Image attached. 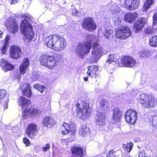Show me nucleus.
Segmentation results:
<instances>
[{
    "label": "nucleus",
    "mask_w": 157,
    "mask_h": 157,
    "mask_svg": "<svg viewBox=\"0 0 157 157\" xmlns=\"http://www.w3.org/2000/svg\"><path fill=\"white\" fill-rule=\"evenodd\" d=\"M97 38L93 35H88L85 41L79 43L76 48V53L80 58H83L84 56L88 54L91 48V45L94 44V48L92 52V60L97 62L102 56V50L101 47L96 42Z\"/></svg>",
    "instance_id": "nucleus-1"
},
{
    "label": "nucleus",
    "mask_w": 157,
    "mask_h": 157,
    "mask_svg": "<svg viewBox=\"0 0 157 157\" xmlns=\"http://www.w3.org/2000/svg\"><path fill=\"white\" fill-rule=\"evenodd\" d=\"M44 43L48 47L56 52L62 51L66 46L64 39L55 34L47 36L45 39Z\"/></svg>",
    "instance_id": "nucleus-2"
},
{
    "label": "nucleus",
    "mask_w": 157,
    "mask_h": 157,
    "mask_svg": "<svg viewBox=\"0 0 157 157\" xmlns=\"http://www.w3.org/2000/svg\"><path fill=\"white\" fill-rule=\"evenodd\" d=\"M22 17L25 19L21 22L20 25L21 30L25 36V40L26 41L31 40L34 37V33L32 25L28 20H30L32 18L31 16L27 14H23Z\"/></svg>",
    "instance_id": "nucleus-3"
},
{
    "label": "nucleus",
    "mask_w": 157,
    "mask_h": 157,
    "mask_svg": "<svg viewBox=\"0 0 157 157\" xmlns=\"http://www.w3.org/2000/svg\"><path fill=\"white\" fill-rule=\"evenodd\" d=\"M138 98L142 105L147 108H153L157 103L156 99L151 94H141L139 95Z\"/></svg>",
    "instance_id": "nucleus-4"
},
{
    "label": "nucleus",
    "mask_w": 157,
    "mask_h": 157,
    "mask_svg": "<svg viewBox=\"0 0 157 157\" xmlns=\"http://www.w3.org/2000/svg\"><path fill=\"white\" fill-rule=\"evenodd\" d=\"M76 112L77 116L82 119L84 120L90 116L92 110L86 103H78L76 105Z\"/></svg>",
    "instance_id": "nucleus-5"
},
{
    "label": "nucleus",
    "mask_w": 157,
    "mask_h": 157,
    "mask_svg": "<svg viewBox=\"0 0 157 157\" xmlns=\"http://www.w3.org/2000/svg\"><path fill=\"white\" fill-rule=\"evenodd\" d=\"M40 61L41 64L49 68H53L56 65L57 59L53 56L48 54L43 55L40 58Z\"/></svg>",
    "instance_id": "nucleus-6"
},
{
    "label": "nucleus",
    "mask_w": 157,
    "mask_h": 157,
    "mask_svg": "<svg viewBox=\"0 0 157 157\" xmlns=\"http://www.w3.org/2000/svg\"><path fill=\"white\" fill-rule=\"evenodd\" d=\"M5 24L7 30L10 33L15 34L18 29V25L16 20L12 17L8 18Z\"/></svg>",
    "instance_id": "nucleus-7"
},
{
    "label": "nucleus",
    "mask_w": 157,
    "mask_h": 157,
    "mask_svg": "<svg viewBox=\"0 0 157 157\" xmlns=\"http://www.w3.org/2000/svg\"><path fill=\"white\" fill-rule=\"evenodd\" d=\"M131 35L132 32L130 28L125 26H123L116 30V37L121 39L127 38Z\"/></svg>",
    "instance_id": "nucleus-8"
},
{
    "label": "nucleus",
    "mask_w": 157,
    "mask_h": 157,
    "mask_svg": "<svg viewBox=\"0 0 157 157\" xmlns=\"http://www.w3.org/2000/svg\"><path fill=\"white\" fill-rule=\"evenodd\" d=\"M82 26L83 28L90 32L95 30L96 25L92 19L90 17L85 18L82 21Z\"/></svg>",
    "instance_id": "nucleus-9"
},
{
    "label": "nucleus",
    "mask_w": 157,
    "mask_h": 157,
    "mask_svg": "<svg viewBox=\"0 0 157 157\" xmlns=\"http://www.w3.org/2000/svg\"><path fill=\"white\" fill-rule=\"evenodd\" d=\"M140 4V0H125L122 6L130 10L137 9Z\"/></svg>",
    "instance_id": "nucleus-10"
},
{
    "label": "nucleus",
    "mask_w": 157,
    "mask_h": 157,
    "mask_svg": "<svg viewBox=\"0 0 157 157\" xmlns=\"http://www.w3.org/2000/svg\"><path fill=\"white\" fill-rule=\"evenodd\" d=\"M126 121L131 124H134L137 119V112L132 109L127 111L125 114Z\"/></svg>",
    "instance_id": "nucleus-11"
},
{
    "label": "nucleus",
    "mask_w": 157,
    "mask_h": 157,
    "mask_svg": "<svg viewBox=\"0 0 157 157\" xmlns=\"http://www.w3.org/2000/svg\"><path fill=\"white\" fill-rule=\"evenodd\" d=\"M121 63L124 67L132 68L136 65V61L133 57L126 56L122 58Z\"/></svg>",
    "instance_id": "nucleus-12"
},
{
    "label": "nucleus",
    "mask_w": 157,
    "mask_h": 157,
    "mask_svg": "<svg viewBox=\"0 0 157 157\" xmlns=\"http://www.w3.org/2000/svg\"><path fill=\"white\" fill-rule=\"evenodd\" d=\"M37 131L36 125L33 123H32L28 126L26 133L29 138H34L36 135V133Z\"/></svg>",
    "instance_id": "nucleus-13"
},
{
    "label": "nucleus",
    "mask_w": 157,
    "mask_h": 157,
    "mask_svg": "<svg viewBox=\"0 0 157 157\" xmlns=\"http://www.w3.org/2000/svg\"><path fill=\"white\" fill-rule=\"evenodd\" d=\"M105 113L98 111L95 118L96 123L99 126H103L105 124Z\"/></svg>",
    "instance_id": "nucleus-14"
},
{
    "label": "nucleus",
    "mask_w": 157,
    "mask_h": 157,
    "mask_svg": "<svg viewBox=\"0 0 157 157\" xmlns=\"http://www.w3.org/2000/svg\"><path fill=\"white\" fill-rule=\"evenodd\" d=\"M146 21V18L144 17L140 18L134 24L133 26L135 32L137 33L144 27Z\"/></svg>",
    "instance_id": "nucleus-15"
},
{
    "label": "nucleus",
    "mask_w": 157,
    "mask_h": 157,
    "mask_svg": "<svg viewBox=\"0 0 157 157\" xmlns=\"http://www.w3.org/2000/svg\"><path fill=\"white\" fill-rule=\"evenodd\" d=\"M22 52L20 48L17 46H13L10 48V57L14 59L19 58Z\"/></svg>",
    "instance_id": "nucleus-16"
},
{
    "label": "nucleus",
    "mask_w": 157,
    "mask_h": 157,
    "mask_svg": "<svg viewBox=\"0 0 157 157\" xmlns=\"http://www.w3.org/2000/svg\"><path fill=\"white\" fill-rule=\"evenodd\" d=\"M138 14L136 12L128 13L125 14L124 19L126 22L132 23L138 18Z\"/></svg>",
    "instance_id": "nucleus-17"
},
{
    "label": "nucleus",
    "mask_w": 157,
    "mask_h": 157,
    "mask_svg": "<svg viewBox=\"0 0 157 157\" xmlns=\"http://www.w3.org/2000/svg\"><path fill=\"white\" fill-rule=\"evenodd\" d=\"M0 64L3 71L5 72L12 70L14 68V66L3 59H1L0 61Z\"/></svg>",
    "instance_id": "nucleus-18"
},
{
    "label": "nucleus",
    "mask_w": 157,
    "mask_h": 157,
    "mask_svg": "<svg viewBox=\"0 0 157 157\" xmlns=\"http://www.w3.org/2000/svg\"><path fill=\"white\" fill-rule=\"evenodd\" d=\"M107 7L109 8L108 11L113 15L117 14L121 10L118 5L115 2H111L107 6Z\"/></svg>",
    "instance_id": "nucleus-19"
},
{
    "label": "nucleus",
    "mask_w": 157,
    "mask_h": 157,
    "mask_svg": "<svg viewBox=\"0 0 157 157\" xmlns=\"http://www.w3.org/2000/svg\"><path fill=\"white\" fill-rule=\"evenodd\" d=\"M18 103L19 105L23 109L24 112V110H25L26 108L28 109V106L30 103L31 101L29 99L24 97H20L19 98Z\"/></svg>",
    "instance_id": "nucleus-20"
},
{
    "label": "nucleus",
    "mask_w": 157,
    "mask_h": 157,
    "mask_svg": "<svg viewBox=\"0 0 157 157\" xmlns=\"http://www.w3.org/2000/svg\"><path fill=\"white\" fill-rule=\"evenodd\" d=\"M6 94V91L4 90H0V101L2 100L1 102L4 107V109H7L8 107L7 104L9 101V99L8 98H5Z\"/></svg>",
    "instance_id": "nucleus-21"
},
{
    "label": "nucleus",
    "mask_w": 157,
    "mask_h": 157,
    "mask_svg": "<svg viewBox=\"0 0 157 157\" xmlns=\"http://www.w3.org/2000/svg\"><path fill=\"white\" fill-rule=\"evenodd\" d=\"M29 65V60L27 58H26L23 60L20 65L19 71L21 74L24 75L26 73Z\"/></svg>",
    "instance_id": "nucleus-22"
},
{
    "label": "nucleus",
    "mask_w": 157,
    "mask_h": 157,
    "mask_svg": "<svg viewBox=\"0 0 157 157\" xmlns=\"http://www.w3.org/2000/svg\"><path fill=\"white\" fill-rule=\"evenodd\" d=\"M98 68L97 66H92L89 67L87 75L92 78H95L98 74Z\"/></svg>",
    "instance_id": "nucleus-23"
},
{
    "label": "nucleus",
    "mask_w": 157,
    "mask_h": 157,
    "mask_svg": "<svg viewBox=\"0 0 157 157\" xmlns=\"http://www.w3.org/2000/svg\"><path fill=\"white\" fill-rule=\"evenodd\" d=\"M62 134L63 135L67 134L70 132H72V133H74L76 131V129L75 128H72L71 126L66 123H64L62 125Z\"/></svg>",
    "instance_id": "nucleus-24"
},
{
    "label": "nucleus",
    "mask_w": 157,
    "mask_h": 157,
    "mask_svg": "<svg viewBox=\"0 0 157 157\" xmlns=\"http://www.w3.org/2000/svg\"><path fill=\"white\" fill-rule=\"evenodd\" d=\"M71 152L74 156L76 157H83V151L82 148L80 147H75L71 149Z\"/></svg>",
    "instance_id": "nucleus-25"
},
{
    "label": "nucleus",
    "mask_w": 157,
    "mask_h": 157,
    "mask_svg": "<svg viewBox=\"0 0 157 157\" xmlns=\"http://www.w3.org/2000/svg\"><path fill=\"white\" fill-rule=\"evenodd\" d=\"M122 114V113L119 109H114L113 119L114 123H115L120 121V118Z\"/></svg>",
    "instance_id": "nucleus-26"
},
{
    "label": "nucleus",
    "mask_w": 157,
    "mask_h": 157,
    "mask_svg": "<svg viewBox=\"0 0 157 157\" xmlns=\"http://www.w3.org/2000/svg\"><path fill=\"white\" fill-rule=\"evenodd\" d=\"M43 124L45 127L50 126V125H52L55 123V121L51 117H47L44 118L42 121Z\"/></svg>",
    "instance_id": "nucleus-27"
},
{
    "label": "nucleus",
    "mask_w": 157,
    "mask_h": 157,
    "mask_svg": "<svg viewBox=\"0 0 157 157\" xmlns=\"http://www.w3.org/2000/svg\"><path fill=\"white\" fill-rule=\"evenodd\" d=\"M100 109L102 110V112L106 113L109 108V105L108 102L105 100H103L100 102Z\"/></svg>",
    "instance_id": "nucleus-28"
},
{
    "label": "nucleus",
    "mask_w": 157,
    "mask_h": 157,
    "mask_svg": "<svg viewBox=\"0 0 157 157\" xmlns=\"http://www.w3.org/2000/svg\"><path fill=\"white\" fill-rule=\"evenodd\" d=\"M154 0H146L143 6V11L146 12L151 6L154 4Z\"/></svg>",
    "instance_id": "nucleus-29"
},
{
    "label": "nucleus",
    "mask_w": 157,
    "mask_h": 157,
    "mask_svg": "<svg viewBox=\"0 0 157 157\" xmlns=\"http://www.w3.org/2000/svg\"><path fill=\"white\" fill-rule=\"evenodd\" d=\"M90 133L89 128L86 125H83L79 131V134L83 137H85Z\"/></svg>",
    "instance_id": "nucleus-30"
},
{
    "label": "nucleus",
    "mask_w": 157,
    "mask_h": 157,
    "mask_svg": "<svg viewBox=\"0 0 157 157\" xmlns=\"http://www.w3.org/2000/svg\"><path fill=\"white\" fill-rule=\"evenodd\" d=\"M25 89L23 90V93L24 95L28 97H30L31 96L32 92L30 88V85L29 83L26 84Z\"/></svg>",
    "instance_id": "nucleus-31"
},
{
    "label": "nucleus",
    "mask_w": 157,
    "mask_h": 157,
    "mask_svg": "<svg viewBox=\"0 0 157 157\" xmlns=\"http://www.w3.org/2000/svg\"><path fill=\"white\" fill-rule=\"evenodd\" d=\"M10 39V36L7 35L5 39V43L3 47L0 49L2 53L4 54L6 52L7 48L8 46V41Z\"/></svg>",
    "instance_id": "nucleus-32"
},
{
    "label": "nucleus",
    "mask_w": 157,
    "mask_h": 157,
    "mask_svg": "<svg viewBox=\"0 0 157 157\" xmlns=\"http://www.w3.org/2000/svg\"><path fill=\"white\" fill-rule=\"evenodd\" d=\"M119 58V56L117 55H110L106 61L107 63H110L112 62H116Z\"/></svg>",
    "instance_id": "nucleus-33"
},
{
    "label": "nucleus",
    "mask_w": 157,
    "mask_h": 157,
    "mask_svg": "<svg viewBox=\"0 0 157 157\" xmlns=\"http://www.w3.org/2000/svg\"><path fill=\"white\" fill-rule=\"evenodd\" d=\"M139 55L142 58L145 59L149 58L151 54L148 51L143 50L140 52Z\"/></svg>",
    "instance_id": "nucleus-34"
},
{
    "label": "nucleus",
    "mask_w": 157,
    "mask_h": 157,
    "mask_svg": "<svg viewBox=\"0 0 157 157\" xmlns=\"http://www.w3.org/2000/svg\"><path fill=\"white\" fill-rule=\"evenodd\" d=\"M149 45L153 47H157V36H154L149 39Z\"/></svg>",
    "instance_id": "nucleus-35"
},
{
    "label": "nucleus",
    "mask_w": 157,
    "mask_h": 157,
    "mask_svg": "<svg viewBox=\"0 0 157 157\" xmlns=\"http://www.w3.org/2000/svg\"><path fill=\"white\" fill-rule=\"evenodd\" d=\"M36 109H29L28 108L27 109L26 108V110H24V115H27L30 114L32 116H34L36 115Z\"/></svg>",
    "instance_id": "nucleus-36"
},
{
    "label": "nucleus",
    "mask_w": 157,
    "mask_h": 157,
    "mask_svg": "<svg viewBox=\"0 0 157 157\" xmlns=\"http://www.w3.org/2000/svg\"><path fill=\"white\" fill-rule=\"evenodd\" d=\"M133 146V144L132 142H130L129 144H127L126 145L123 144V149L125 151L128 152H129L132 149Z\"/></svg>",
    "instance_id": "nucleus-37"
},
{
    "label": "nucleus",
    "mask_w": 157,
    "mask_h": 157,
    "mask_svg": "<svg viewBox=\"0 0 157 157\" xmlns=\"http://www.w3.org/2000/svg\"><path fill=\"white\" fill-rule=\"evenodd\" d=\"M103 33L104 37L106 39H109L112 36L113 31L109 29H106L104 30Z\"/></svg>",
    "instance_id": "nucleus-38"
},
{
    "label": "nucleus",
    "mask_w": 157,
    "mask_h": 157,
    "mask_svg": "<svg viewBox=\"0 0 157 157\" xmlns=\"http://www.w3.org/2000/svg\"><path fill=\"white\" fill-rule=\"evenodd\" d=\"M33 87L40 91L41 93H43L45 90L46 87L45 86L39 84H35L33 85Z\"/></svg>",
    "instance_id": "nucleus-39"
},
{
    "label": "nucleus",
    "mask_w": 157,
    "mask_h": 157,
    "mask_svg": "<svg viewBox=\"0 0 157 157\" xmlns=\"http://www.w3.org/2000/svg\"><path fill=\"white\" fill-rule=\"evenodd\" d=\"M153 27L154 29L157 28V13H155L153 16Z\"/></svg>",
    "instance_id": "nucleus-40"
},
{
    "label": "nucleus",
    "mask_w": 157,
    "mask_h": 157,
    "mask_svg": "<svg viewBox=\"0 0 157 157\" xmlns=\"http://www.w3.org/2000/svg\"><path fill=\"white\" fill-rule=\"evenodd\" d=\"M106 157H117V156L116 152L112 150L110 151L107 153Z\"/></svg>",
    "instance_id": "nucleus-41"
},
{
    "label": "nucleus",
    "mask_w": 157,
    "mask_h": 157,
    "mask_svg": "<svg viewBox=\"0 0 157 157\" xmlns=\"http://www.w3.org/2000/svg\"><path fill=\"white\" fill-rule=\"evenodd\" d=\"M153 30L152 28L149 27L146 28L144 29L145 33L147 34H150L153 33Z\"/></svg>",
    "instance_id": "nucleus-42"
},
{
    "label": "nucleus",
    "mask_w": 157,
    "mask_h": 157,
    "mask_svg": "<svg viewBox=\"0 0 157 157\" xmlns=\"http://www.w3.org/2000/svg\"><path fill=\"white\" fill-rule=\"evenodd\" d=\"M50 148V145L49 144H47L42 147V151L45 152L48 150Z\"/></svg>",
    "instance_id": "nucleus-43"
},
{
    "label": "nucleus",
    "mask_w": 157,
    "mask_h": 157,
    "mask_svg": "<svg viewBox=\"0 0 157 157\" xmlns=\"http://www.w3.org/2000/svg\"><path fill=\"white\" fill-rule=\"evenodd\" d=\"M72 9H73L72 11V15L75 16H77L78 15V12L77 10L75 7V5L74 4H73L71 6Z\"/></svg>",
    "instance_id": "nucleus-44"
},
{
    "label": "nucleus",
    "mask_w": 157,
    "mask_h": 157,
    "mask_svg": "<svg viewBox=\"0 0 157 157\" xmlns=\"http://www.w3.org/2000/svg\"><path fill=\"white\" fill-rule=\"evenodd\" d=\"M139 157H149L144 151H142L139 152Z\"/></svg>",
    "instance_id": "nucleus-45"
},
{
    "label": "nucleus",
    "mask_w": 157,
    "mask_h": 157,
    "mask_svg": "<svg viewBox=\"0 0 157 157\" xmlns=\"http://www.w3.org/2000/svg\"><path fill=\"white\" fill-rule=\"evenodd\" d=\"M23 141L27 147L29 146L31 144L29 139L26 137L24 138L23 139Z\"/></svg>",
    "instance_id": "nucleus-46"
},
{
    "label": "nucleus",
    "mask_w": 157,
    "mask_h": 157,
    "mask_svg": "<svg viewBox=\"0 0 157 157\" xmlns=\"http://www.w3.org/2000/svg\"><path fill=\"white\" fill-rule=\"evenodd\" d=\"M152 124L154 126L157 125V116H155L153 117Z\"/></svg>",
    "instance_id": "nucleus-47"
},
{
    "label": "nucleus",
    "mask_w": 157,
    "mask_h": 157,
    "mask_svg": "<svg viewBox=\"0 0 157 157\" xmlns=\"http://www.w3.org/2000/svg\"><path fill=\"white\" fill-rule=\"evenodd\" d=\"M39 77V75L37 73H36L35 74H34L33 75L32 78H33V81L36 80L37 78Z\"/></svg>",
    "instance_id": "nucleus-48"
},
{
    "label": "nucleus",
    "mask_w": 157,
    "mask_h": 157,
    "mask_svg": "<svg viewBox=\"0 0 157 157\" xmlns=\"http://www.w3.org/2000/svg\"><path fill=\"white\" fill-rule=\"evenodd\" d=\"M121 17H117V20H116L114 22L115 24L117 25H118L121 22Z\"/></svg>",
    "instance_id": "nucleus-49"
},
{
    "label": "nucleus",
    "mask_w": 157,
    "mask_h": 157,
    "mask_svg": "<svg viewBox=\"0 0 157 157\" xmlns=\"http://www.w3.org/2000/svg\"><path fill=\"white\" fill-rule=\"evenodd\" d=\"M131 95L133 97L136 96L137 94V92L134 90H132L130 92Z\"/></svg>",
    "instance_id": "nucleus-50"
},
{
    "label": "nucleus",
    "mask_w": 157,
    "mask_h": 157,
    "mask_svg": "<svg viewBox=\"0 0 157 157\" xmlns=\"http://www.w3.org/2000/svg\"><path fill=\"white\" fill-rule=\"evenodd\" d=\"M9 2L11 4H13L17 2V1L15 0H9Z\"/></svg>",
    "instance_id": "nucleus-51"
},
{
    "label": "nucleus",
    "mask_w": 157,
    "mask_h": 157,
    "mask_svg": "<svg viewBox=\"0 0 157 157\" xmlns=\"http://www.w3.org/2000/svg\"><path fill=\"white\" fill-rule=\"evenodd\" d=\"M36 115H39L41 113V110L36 109Z\"/></svg>",
    "instance_id": "nucleus-52"
},
{
    "label": "nucleus",
    "mask_w": 157,
    "mask_h": 157,
    "mask_svg": "<svg viewBox=\"0 0 157 157\" xmlns=\"http://www.w3.org/2000/svg\"><path fill=\"white\" fill-rule=\"evenodd\" d=\"M84 80L85 81H86L88 80V77H85L83 78Z\"/></svg>",
    "instance_id": "nucleus-53"
},
{
    "label": "nucleus",
    "mask_w": 157,
    "mask_h": 157,
    "mask_svg": "<svg viewBox=\"0 0 157 157\" xmlns=\"http://www.w3.org/2000/svg\"><path fill=\"white\" fill-rule=\"evenodd\" d=\"M3 34V32L1 31H0V38L2 37V35Z\"/></svg>",
    "instance_id": "nucleus-54"
},
{
    "label": "nucleus",
    "mask_w": 157,
    "mask_h": 157,
    "mask_svg": "<svg viewBox=\"0 0 157 157\" xmlns=\"http://www.w3.org/2000/svg\"><path fill=\"white\" fill-rule=\"evenodd\" d=\"M152 87L154 88L155 89L157 90V85L155 86H152Z\"/></svg>",
    "instance_id": "nucleus-55"
},
{
    "label": "nucleus",
    "mask_w": 157,
    "mask_h": 157,
    "mask_svg": "<svg viewBox=\"0 0 157 157\" xmlns=\"http://www.w3.org/2000/svg\"><path fill=\"white\" fill-rule=\"evenodd\" d=\"M56 1H57V0H55Z\"/></svg>",
    "instance_id": "nucleus-56"
}]
</instances>
